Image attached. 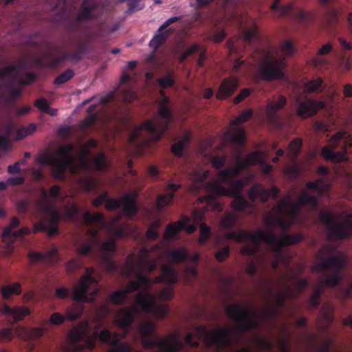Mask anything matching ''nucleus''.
I'll list each match as a JSON object with an SVG mask.
<instances>
[{"mask_svg":"<svg viewBox=\"0 0 352 352\" xmlns=\"http://www.w3.org/2000/svg\"><path fill=\"white\" fill-rule=\"evenodd\" d=\"M99 327L95 328L90 335L88 324L80 328L72 329L68 334V341L63 346L64 352H91L96 346L97 340L112 346L108 352H131V347L126 343H122L118 338V333L104 329L98 331Z\"/></svg>","mask_w":352,"mask_h":352,"instance_id":"nucleus-1","label":"nucleus"},{"mask_svg":"<svg viewBox=\"0 0 352 352\" xmlns=\"http://www.w3.org/2000/svg\"><path fill=\"white\" fill-rule=\"evenodd\" d=\"M225 239L234 240L241 243L244 241H250L256 245H259L261 241L272 245L274 251L277 254V257H280L282 250L284 247L300 243L303 236L300 234H285L278 237L272 232H265L260 229L256 230L253 233H250L244 230L239 231H230L225 234Z\"/></svg>","mask_w":352,"mask_h":352,"instance_id":"nucleus-2","label":"nucleus"},{"mask_svg":"<svg viewBox=\"0 0 352 352\" xmlns=\"http://www.w3.org/2000/svg\"><path fill=\"white\" fill-rule=\"evenodd\" d=\"M336 248L329 244H324L319 250L316 257L320 262L314 267V270L321 272L326 269H332L333 272L326 277L324 284L330 287H337L342 279L341 271L346 264V258L342 253L333 256Z\"/></svg>","mask_w":352,"mask_h":352,"instance_id":"nucleus-3","label":"nucleus"},{"mask_svg":"<svg viewBox=\"0 0 352 352\" xmlns=\"http://www.w3.org/2000/svg\"><path fill=\"white\" fill-rule=\"evenodd\" d=\"M195 335L198 340H194V334L188 333L184 338L185 343L193 348H198L199 340L203 339L208 347L215 346L217 352H221L233 344L232 331L230 328L224 327L210 332L203 325L196 326Z\"/></svg>","mask_w":352,"mask_h":352,"instance_id":"nucleus-4","label":"nucleus"},{"mask_svg":"<svg viewBox=\"0 0 352 352\" xmlns=\"http://www.w3.org/2000/svg\"><path fill=\"white\" fill-rule=\"evenodd\" d=\"M136 278V282L139 283V288L142 287L144 291L136 294L135 297L136 305L144 313L152 314L159 318L166 317L169 312L168 307L165 305L158 304L155 296L150 292L152 280L140 272L137 273Z\"/></svg>","mask_w":352,"mask_h":352,"instance_id":"nucleus-5","label":"nucleus"},{"mask_svg":"<svg viewBox=\"0 0 352 352\" xmlns=\"http://www.w3.org/2000/svg\"><path fill=\"white\" fill-rule=\"evenodd\" d=\"M156 330L153 322L146 321L142 322L139 327L142 337V344L146 349L159 348L163 352H179L184 347V344L180 340L179 332H175L165 339H154L151 336Z\"/></svg>","mask_w":352,"mask_h":352,"instance_id":"nucleus-6","label":"nucleus"},{"mask_svg":"<svg viewBox=\"0 0 352 352\" xmlns=\"http://www.w3.org/2000/svg\"><path fill=\"white\" fill-rule=\"evenodd\" d=\"M66 320L63 314L60 312H54L51 314L48 320L43 322V327L27 328L17 327L14 331L12 328H5L0 329V341H11L15 333L20 339L23 340H33L43 337L45 331H48V325L59 326Z\"/></svg>","mask_w":352,"mask_h":352,"instance_id":"nucleus-7","label":"nucleus"},{"mask_svg":"<svg viewBox=\"0 0 352 352\" xmlns=\"http://www.w3.org/2000/svg\"><path fill=\"white\" fill-rule=\"evenodd\" d=\"M348 146H352V136L346 131H338L330 139L329 144L322 148L321 155L326 160L334 163L346 161Z\"/></svg>","mask_w":352,"mask_h":352,"instance_id":"nucleus-8","label":"nucleus"},{"mask_svg":"<svg viewBox=\"0 0 352 352\" xmlns=\"http://www.w3.org/2000/svg\"><path fill=\"white\" fill-rule=\"evenodd\" d=\"M168 103L169 99L164 97L162 102L160 104L157 115L162 119L160 122L157 124L152 120H148L140 126V129L148 132L154 141H159L162 138L168 130L173 119V111L169 107Z\"/></svg>","mask_w":352,"mask_h":352,"instance_id":"nucleus-9","label":"nucleus"},{"mask_svg":"<svg viewBox=\"0 0 352 352\" xmlns=\"http://www.w3.org/2000/svg\"><path fill=\"white\" fill-rule=\"evenodd\" d=\"M94 267H86L85 274L74 288L73 298L75 301L92 303L96 300L100 289L97 287L98 283L94 276Z\"/></svg>","mask_w":352,"mask_h":352,"instance_id":"nucleus-10","label":"nucleus"},{"mask_svg":"<svg viewBox=\"0 0 352 352\" xmlns=\"http://www.w3.org/2000/svg\"><path fill=\"white\" fill-rule=\"evenodd\" d=\"M318 218L327 228V238L329 241L345 239L352 234L351 221L339 222L331 212L326 210L320 211Z\"/></svg>","mask_w":352,"mask_h":352,"instance_id":"nucleus-11","label":"nucleus"},{"mask_svg":"<svg viewBox=\"0 0 352 352\" xmlns=\"http://www.w3.org/2000/svg\"><path fill=\"white\" fill-rule=\"evenodd\" d=\"M227 315L237 324V329L241 333L256 329L260 323L254 318L256 313L245 307L235 304L226 308Z\"/></svg>","mask_w":352,"mask_h":352,"instance_id":"nucleus-12","label":"nucleus"},{"mask_svg":"<svg viewBox=\"0 0 352 352\" xmlns=\"http://www.w3.org/2000/svg\"><path fill=\"white\" fill-rule=\"evenodd\" d=\"M318 203L319 198L317 196L303 191L296 202L291 201L290 195L280 199L277 204V208L280 214H287L290 218L295 219L300 211L301 206H310L316 208L318 206Z\"/></svg>","mask_w":352,"mask_h":352,"instance_id":"nucleus-13","label":"nucleus"},{"mask_svg":"<svg viewBox=\"0 0 352 352\" xmlns=\"http://www.w3.org/2000/svg\"><path fill=\"white\" fill-rule=\"evenodd\" d=\"M221 183L219 179L206 183V190L210 193L208 196L210 200H214L217 197L242 195V190L246 185V182L243 179H231L230 184H225L229 186L228 188L223 186Z\"/></svg>","mask_w":352,"mask_h":352,"instance_id":"nucleus-14","label":"nucleus"},{"mask_svg":"<svg viewBox=\"0 0 352 352\" xmlns=\"http://www.w3.org/2000/svg\"><path fill=\"white\" fill-rule=\"evenodd\" d=\"M281 0H274L270 6V10L274 16L277 18L290 19L310 20L313 14L296 6L293 2L280 4Z\"/></svg>","mask_w":352,"mask_h":352,"instance_id":"nucleus-15","label":"nucleus"},{"mask_svg":"<svg viewBox=\"0 0 352 352\" xmlns=\"http://www.w3.org/2000/svg\"><path fill=\"white\" fill-rule=\"evenodd\" d=\"M45 163L52 167V175L58 180H65L67 169L74 175L79 173L80 168L76 164V158L72 153L64 159H58L55 157H47Z\"/></svg>","mask_w":352,"mask_h":352,"instance_id":"nucleus-16","label":"nucleus"},{"mask_svg":"<svg viewBox=\"0 0 352 352\" xmlns=\"http://www.w3.org/2000/svg\"><path fill=\"white\" fill-rule=\"evenodd\" d=\"M266 56L267 60L259 67L262 79L267 81L283 79L285 78L284 60L272 57L270 51H267Z\"/></svg>","mask_w":352,"mask_h":352,"instance_id":"nucleus-17","label":"nucleus"},{"mask_svg":"<svg viewBox=\"0 0 352 352\" xmlns=\"http://www.w3.org/2000/svg\"><path fill=\"white\" fill-rule=\"evenodd\" d=\"M25 63L20 59L17 64L10 65L0 68V80L4 78H11L12 82L17 81L21 85H28L35 81L37 76L32 72H25L24 78L21 77V70L25 67Z\"/></svg>","mask_w":352,"mask_h":352,"instance_id":"nucleus-18","label":"nucleus"},{"mask_svg":"<svg viewBox=\"0 0 352 352\" xmlns=\"http://www.w3.org/2000/svg\"><path fill=\"white\" fill-rule=\"evenodd\" d=\"M48 217L43 216L33 226V232H45L48 236H54L58 233V223L60 221V213L50 207L45 208Z\"/></svg>","mask_w":352,"mask_h":352,"instance_id":"nucleus-19","label":"nucleus"},{"mask_svg":"<svg viewBox=\"0 0 352 352\" xmlns=\"http://www.w3.org/2000/svg\"><path fill=\"white\" fill-rule=\"evenodd\" d=\"M137 195L135 193H128L123 196L121 199L109 198L105 204L107 210H115L122 206L123 212L128 217L135 216L138 208L136 204Z\"/></svg>","mask_w":352,"mask_h":352,"instance_id":"nucleus-20","label":"nucleus"},{"mask_svg":"<svg viewBox=\"0 0 352 352\" xmlns=\"http://www.w3.org/2000/svg\"><path fill=\"white\" fill-rule=\"evenodd\" d=\"M67 59V52H63L58 45L51 44L37 62L41 67L54 69Z\"/></svg>","mask_w":352,"mask_h":352,"instance_id":"nucleus-21","label":"nucleus"},{"mask_svg":"<svg viewBox=\"0 0 352 352\" xmlns=\"http://www.w3.org/2000/svg\"><path fill=\"white\" fill-rule=\"evenodd\" d=\"M20 225L19 219L14 217L11 219L10 224L6 226L2 234L3 241L8 245L10 251L13 249V243L16 240L22 239L25 236L30 234V230L28 227H22L16 230Z\"/></svg>","mask_w":352,"mask_h":352,"instance_id":"nucleus-22","label":"nucleus"},{"mask_svg":"<svg viewBox=\"0 0 352 352\" xmlns=\"http://www.w3.org/2000/svg\"><path fill=\"white\" fill-rule=\"evenodd\" d=\"M279 192L280 190L276 186H272L270 190H267L261 184H256L249 189L248 196L252 202L256 201L259 198L262 203H266L270 196L273 199H276Z\"/></svg>","mask_w":352,"mask_h":352,"instance_id":"nucleus-23","label":"nucleus"},{"mask_svg":"<svg viewBox=\"0 0 352 352\" xmlns=\"http://www.w3.org/2000/svg\"><path fill=\"white\" fill-rule=\"evenodd\" d=\"M101 10L102 6L98 0H84L77 12L75 22L93 19L100 12Z\"/></svg>","mask_w":352,"mask_h":352,"instance_id":"nucleus-24","label":"nucleus"},{"mask_svg":"<svg viewBox=\"0 0 352 352\" xmlns=\"http://www.w3.org/2000/svg\"><path fill=\"white\" fill-rule=\"evenodd\" d=\"M137 314L135 307L122 308L118 311L114 322L126 334L131 329Z\"/></svg>","mask_w":352,"mask_h":352,"instance_id":"nucleus-25","label":"nucleus"},{"mask_svg":"<svg viewBox=\"0 0 352 352\" xmlns=\"http://www.w3.org/2000/svg\"><path fill=\"white\" fill-rule=\"evenodd\" d=\"M298 104L297 114L302 118H307L314 116L320 109L326 108V103L324 101H316L313 100H306L304 102L297 100Z\"/></svg>","mask_w":352,"mask_h":352,"instance_id":"nucleus-26","label":"nucleus"},{"mask_svg":"<svg viewBox=\"0 0 352 352\" xmlns=\"http://www.w3.org/2000/svg\"><path fill=\"white\" fill-rule=\"evenodd\" d=\"M236 164L234 167L226 168L219 172L218 179L220 182L222 184H230L231 179L237 177L241 170L248 167L240 155L236 158Z\"/></svg>","mask_w":352,"mask_h":352,"instance_id":"nucleus-27","label":"nucleus"},{"mask_svg":"<svg viewBox=\"0 0 352 352\" xmlns=\"http://www.w3.org/2000/svg\"><path fill=\"white\" fill-rule=\"evenodd\" d=\"M324 14L329 20H339L344 14L342 7L338 0H319Z\"/></svg>","mask_w":352,"mask_h":352,"instance_id":"nucleus-28","label":"nucleus"},{"mask_svg":"<svg viewBox=\"0 0 352 352\" xmlns=\"http://www.w3.org/2000/svg\"><path fill=\"white\" fill-rule=\"evenodd\" d=\"M239 86L238 80L234 77L225 78L221 83L216 94L218 100H224L231 96Z\"/></svg>","mask_w":352,"mask_h":352,"instance_id":"nucleus-29","label":"nucleus"},{"mask_svg":"<svg viewBox=\"0 0 352 352\" xmlns=\"http://www.w3.org/2000/svg\"><path fill=\"white\" fill-rule=\"evenodd\" d=\"M287 103V98L284 96H279L276 100L268 101L265 113L267 120L271 123H275L278 119L277 112L282 109Z\"/></svg>","mask_w":352,"mask_h":352,"instance_id":"nucleus-30","label":"nucleus"},{"mask_svg":"<svg viewBox=\"0 0 352 352\" xmlns=\"http://www.w3.org/2000/svg\"><path fill=\"white\" fill-rule=\"evenodd\" d=\"M181 188L180 184H170L165 189L164 194L160 195L157 197V207L160 210L171 204L173 199L175 197V193Z\"/></svg>","mask_w":352,"mask_h":352,"instance_id":"nucleus-31","label":"nucleus"},{"mask_svg":"<svg viewBox=\"0 0 352 352\" xmlns=\"http://www.w3.org/2000/svg\"><path fill=\"white\" fill-rule=\"evenodd\" d=\"M170 23H163L159 28L157 34L149 42V46L153 49V55L156 52L157 49L164 44L171 32V28H168Z\"/></svg>","mask_w":352,"mask_h":352,"instance_id":"nucleus-32","label":"nucleus"},{"mask_svg":"<svg viewBox=\"0 0 352 352\" xmlns=\"http://www.w3.org/2000/svg\"><path fill=\"white\" fill-rule=\"evenodd\" d=\"M0 311L2 314L12 316L14 322L22 320L25 316L30 314V310L26 307H10L7 304H3Z\"/></svg>","mask_w":352,"mask_h":352,"instance_id":"nucleus-33","label":"nucleus"},{"mask_svg":"<svg viewBox=\"0 0 352 352\" xmlns=\"http://www.w3.org/2000/svg\"><path fill=\"white\" fill-rule=\"evenodd\" d=\"M82 218L84 223L87 226H90L94 223L101 228H106L107 226L104 216L102 212L91 214L89 211H85L83 214Z\"/></svg>","mask_w":352,"mask_h":352,"instance_id":"nucleus-34","label":"nucleus"},{"mask_svg":"<svg viewBox=\"0 0 352 352\" xmlns=\"http://www.w3.org/2000/svg\"><path fill=\"white\" fill-rule=\"evenodd\" d=\"M240 30L241 31L240 40L243 43L251 44L254 41H260L261 35L256 27L254 26L249 30H242V28L240 27Z\"/></svg>","mask_w":352,"mask_h":352,"instance_id":"nucleus-35","label":"nucleus"},{"mask_svg":"<svg viewBox=\"0 0 352 352\" xmlns=\"http://www.w3.org/2000/svg\"><path fill=\"white\" fill-rule=\"evenodd\" d=\"M267 221L268 225L270 226L276 224L284 231H287L294 223V219L292 218L287 219L279 216L270 215L267 218Z\"/></svg>","mask_w":352,"mask_h":352,"instance_id":"nucleus-36","label":"nucleus"},{"mask_svg":"<svg viewBox=\"0 0 352 352\" xmlns=\"http://www.w3.org/2000/svg\"><path fill=\"white\" fill-rule=\"evenodd\" d=\"M57 253V250L53 248L47 254H43L40 252L31 251L29 252L28 256L32 263H36L37 262H48L52 257H54Z\"/></svg>","mask_w":352,"mask_h":352,"instance_id":"nucleus-37","label":"nucleus"},{"mask_svg":"<svg viewBox=\"0 0 352 352\" xmlns=\"http://www.w3.org/2000/svg\"><path fill=\"white\" fill-rule=\"evenodd\" d=\"M171 262L175 264L189 260L190 255L188 250L184 248H175L168 254Z\"/></svg>","mask_w":352,"mask_h":352,"instance_id":"nucleus-38","label":"nucleus"},{"mask_svg":"<svg viewBox=\"0 0 352 352\" xmlns=\"http://www.w3.org/2000/svg\"><path fill=\"white\" fill-rule=\"evenodd\" d=\"M332 51V45L331 43H327L322 45L318 52V56L312 59V63L315 67H322L327 64V60L325 58L319 57V56H324Z\"/></svg>","mask_w":352,"mask_h":352,"instance_id":"nucleus-39","label":"nucleus"},{"mask_svg":"<svg viewBox=\"0 0 352 352\" xmlns=\"http://www.w3.org/2000/svg\"><path fill=\"white\" fill-rule=\"evenodd\" d=\"M191 134L190 132H186L183 138L174 143L171 146L172 153L177 157H181L183 156L184 151L187 144L190 141Z\"/></svg>","mask_w":352,"mask_h":352,"instance_id":"nucleus-40","label":"nucleus"},{"mask_svg":"<svg viewBox=\"0 0 352 352\" xmlns=\"http://www.w3.org/2000/svg\"><path fill=\"white\" fill-rule=\"evenodd\" d=\"M227 139L239 146H243L245 142V134L243 129H236L233 132H228L226 134Z\"/></svg>","mask_w":352,"mask_h":352,"instance_id":"nucleus-41","label":"nucleus"},{"mask_svg":"<svg viewBox=\"0 0 352 352\" xmlns=\"http://www.w3.org/2000/svg\"><path fill=\"white\" fill-rule=\"evenodd\" d=\"M161 270L166 283L173 285L177 282V274L173 266L164 264L162 266Z\"/></svg>","mask_w":352,"mask_h":352,"instance_id":"nucleus-42","label":"nucleus"},{"mask_svg":"<svg viewBox=\"0 0 352 352\" xmlns=\"http://www.w3.org/2000/svg\"><path fill=\"white\" fill-rule=\"evenodd\" d=\"M186 223H182L178 221L176 223L168 224L164 232L165 239H175L177 234L183 230Z\"/></svg>","mask_w":352,"mask_h":352,"instance_id":"nucleus-43","label":"nucleus"},{"mask_svg":"<svg viewBox=\"0 0 352 352\" xmlns=\"http://www.w3.org/2000/svg\"><path fill=\"white\" fill-rule=\"evenodd\" d=\"M0 290L4 300H9L12 295H20L22 292L21 284L19 283H14L11 285L3 286Z\"/></svg>","mask_w":352,"mask_h":352,"instance_id":"nucleus-44","label":"nucleus"},{"mask_svg":"<svg viewBox=\"0 0 352 352\" xmlns=\"http://www.w3.org/2000/svg\"><path fill=\"white\" fill-rule=\"evenodd\" d=\"M0 290L4 300H9L12 295H20L22 292L21 284L19 283H14L11 285L3 286Z\"/></svg>","mask_w":352,"mask_h":352,"instance_id":"nucleus-45","label":"nucleus"},{"mask_svg":"<svg viewBox=\"0 0 352 352\" xmlns=\"http://www.w3.org/2000/svg\"><path fill=\"white\" fill-rule=\"evenodd\" d=\"M237 217L232 212H226L223 214L219 221L221 229L231 230L236 226Z\"/></svg>","mask_w":352,"mask_h":352,"instance_id":"nucleus-46","label":"nucleus"},{"mask_svg":"<svg viewBox=\"0 0 352 352\" xmlns=\"http://www.w3.org/2000/svg\"><path fill=\"white\" fill-rule=\"evenodd\" d=\"M234 198L231 207L235 212H243L251 206L250 203L247 201L243 195L230 196Z\"/></svg>","mask_w":352,"mask_h":352,"instance_id":"nucleus-47","label":"nucleus"},{"mask_svg":"<svg viewBox=\"0 0 352 352\" xmlns=\"http://www.w3.org/2000/svg\"><path fill=\"white\" fill-rule=\"evenodd\" d=\"M140 254L138 256L139 268L141 269V268H142L143 265L148 264V271L151 272H154L157 266L155 263H149L148 261V255H149L148 250L145 247H142L140 249Z\"/></svg>","mask_w":352,"mask_h":352,"instance_id":"nucleus-48","label":"nucleus"},{"mask_svg":"<svg viewBox=\"0 0 352 352\" xmlns=\"http://www.w3.org/2000/svg\"><path fill=\"white\" fill-rule=\"evenodd\" d=\"M267 155V153L265 151H254L247 155L245 159L243 160V161L247 166L259 164L261 160L264 159Z\"/></svg>","mask_w":352,"mask_h":352,"instance_id":"nucleus-49","label":"nucleus"},{"mask_svg":"<svg viewBox=\"0 0 352 352\" xmlns=\"http://www.w3.org/2000/svg\"><path fill=\"white\" fill-rule=\"evenodd\" d=\"M289 287H288L287 290L280 291L275 294L274 302L276 303V308L284 307L287 298H293L295 297V294L289 292Z\"/></svg>","mask_w":352,"mask_h":352,"instance_id":"nucleus-50","label":"nucleus"},{"mask_svg":"<svg viewBox=\"0 0 352 352\" xmlns=\"http://www.w3.org/2000/svg\"><path fill=\"white\" fill-rule=\"evenodd\" d=\"M83 309L84 308L82 305H74L68 307L65 311V319L69 321L78 319L81 316Z\"/></svg>","mask_w":352,"mask_h":352,"instance_id":"nucleus-51","label":"nucleus"},{"mask_svg":"<svg viewBox=\"0 0 352 352\" xmlns=\"http://www.w3.org/2000/svg\"><path fill=\"white\" fill-rule=\"evenodd\" d=\"M323 292L324 288L322 285H320L314 289L313 294L308 300V304L311 307L317 308L319 306Z\"/></svg>","mask_w":352,"mask_h":352,"instance_id":"nucleus-52","label":"nucleus"},{"mask_svg":"<svg viewBox=\"0 0 352 352\" xmlns=\"http://www.w3.org/2000/svg\"><path fill=\"white\" fill-rule=\"evenodd\" d=\"M100 250L102 252V258L107 255H109L110 257H112L117 250L115 240L111 239L104 241L101 244Z\"/></svg>","mask_w":352,"mask_h":352,"instance_id":"nucleus-53","label":"nucleus"},{"mask_svg":"<svg viewBox=\"0 0 352 352\" xmlns=\"http://www.w3.org/2000/svg\"><path fill=\"white\" fill-rule=\"evenodd\" d=\"M91 161L93 164L92 170H103L107 166L106 157L103 153H100L95 158Z\"/></svg>","mask_w":352,"mask_h":352,"instance_id":"nucleus-54","label":"nucleus"},{"mask_svg":"<svg viewBox=\"0 0 352 352\" xmlns=\"http://www.w3.org/2000/svg\"><path fill=\"white\" fill-rule=\"evenodd\" d=\"M333 307L331 305H327L326 307H322L320 311V315L322 317L324 325L329 327L333 322Z\"/></svg>","mask_w":352,"mask_h":352,"instance_id":"nucleus-55","label":"nucleus"},{"mask_svg":"<svg viewBox=\"0 0 352 352\" xmlns=\"http://www.w3.org/2000/svg\"><path fill=\"white\" fill-rule=\"evenodd\" d=\"M80 211V208L76 204L66 206L64 210L65 219L70 221H76Z\"/></svg>","mask_w":352,"mask_h":352,"instance_id":"nucleus-56","label":"nucleus"},{"mask_svg":"<svg viewBox=\"0 0 352 352\" xmlns=\"http://www.w3.org/2000/svg\"><path fill=\"white\" fill-rule=\"evenodd\" d=\"M79 182L87 192L94 190L96 188V180L91 175H87L80 179Z\"/></svg>","mask_w":352,"mask_h":352,"instance_id":"nucleus-57","label":"nucleus"},{"mask_svg":"<svg viewBox=\"0 0 352 352\" xmlns=\"http://www.w3.org/2000/svg\"><path fill=\"white\" fill-rule=\"evenodd\" d=\"M322 178L318 179L313 182H308L306 184V188L316 192L318 196L321 197L325 190V186L322 185Z\"/></svg>","mask_w":352,"mask_h":352,"instance_id":"nucleus-58","label":"nucleus"},{"mask_svg":"<svg viewBox=\"0 0 352 352\" xmlns=\"http://www.w3.org/2000/svg\"><path fill=\"white\" fill-rule=\"evenodd\" d=\"M75 74L73 69H67L64 72L59 74L54 80V84L56 85H61L71 79L74 76Z\"/></svg>","mask_w":352,"mask_h":352,"instance_id":"nucleus-59","label":"nucleus"},{"mask_svg":"<svg viewBox=\"0 0 352 352\" xmlns=\"http://www.w3.org/2000/svg\"><path fill=\"white\" fill-rule=\"evenodd\" d=\"M127 298L124 290H117L109 296V300L114 305H123Z\"/></svg>","mask_w":352,"mask_h":352,"instance_id":"nucleus-60","label":"nucleus"},{"mask_svg":"<svg viewBox=\"0 0 352 352\" xmlns=\"http://www.w3.org/2000/svg\"><path fill=\"white\" fill-rule=\"evenodd\" d=\"M284 173L291 179H296L301 173V168L296 164L286 166Z\"/></svg>","mask_w":352,"mask_h":352,"instance_id":"nucleus-61","label":"nucleus"},{"mask_svg":"<svg viewBox=\"0 0 352 352\" xmlns=\"http://www.w3.org/2000/svg\"><path fill=\"white\" fill-rule=\"evenodd\" d=\"M226 36V32L225 30L214 29L212 33L209 34L206 36L205 39L219 43L225 38Z\"/></svg>","mask_w":352,"mask_h":352,"instance_id":"nucleus-62","label":"nucleus"},{"mask_svg":"<svg viewBox=\"0 0 352 352\" xmlns=\"http://www.w3.org/2000/svg\"><path fill=\"white\" fill-rule=\"evenodd\" d=\"M159 86L162 89L173 87L175 83V80L173 72H168L166 76L157 80Z\"/></svg>","mask_w":352,"mask_h":352,"instance_id":"nucleus-63","label":"nucleus"},{"mask_svg":"<svg viewBox=\"0 0 352 352\" xmlns=\"http://www.w3.org/2000/svg\"><path fill=\"white\" fill-rule=\"evenodd\" d=\"M323 85V80L322 78H317L314 80L307 82L305 85V87L308 92H314L316 91H322Z\"/></svg>","mask_w":352,"mask_h":352,"instance_id":"nucleus-64","label":"nucleus"}]
</instances>
